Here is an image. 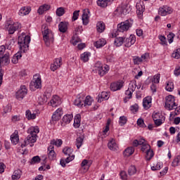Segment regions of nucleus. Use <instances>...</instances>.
Here are the masks:
<instances>
[{
    "mask_svg": "<svg viewBox=\"0 0 180 180\" xmlns=\"http://www.w3.org/2000/svg\"><path fill=\"white\" fill-rule=\"evenodd\" d=\"M96 27L97 32H98V33H102L105 30V23H103L102 21H100L97 23Z\"/></svg>",
    "mask_w": 180,
    "mask_h": 180,
    "instance_id": "nucleus-38",
    "label": "nucleus"
},
{
    "mask_svg": "<svg viewBox=\"0 0 180 180\" xmlns=\"http://www.w3.org/2000/svg\"><path fill=\"white\" fill-rule=\"evenodd\" d=\"M111 1L112 0H98L97 1V4L101 8H106V6L110 4Z\"/></svg>",
    "mask_w": 180,
    "mask_h": 180,
    "instance_id": "nucleus-34",
    "label": "nucleus"
},
{
    "mask_svg": "<svg viewBox=\"0 0 180 180\" xmlns=\"http://www.w3.org/2000/svg\"><path fill=\"white\" fill-rule=\"evenodd\" d=\"M89 57H91V53L84 52L81 55L80 58L82 61H84V63H86V61L89 60Z\"/></svg>",
    "mask_w": 180,
    "mask_h": 180,
    "instance_id": "nucleus-40",
    "label": "nucleus"
},
{
    "mask_svg": "<svg viewBox=\"0 0 180 180\" xmlns=\"http://www.w3.org/2000/svg\"><path fill=\"white\" fill-rule=\"evenodd\" d=\"M89 13H90L89 9L88 8L84 9L83 11L82 19L83 25H84L85 26H86V25L89 23V16L88 15Z\"/></svg>",
    "mask_w": 180,
    "mask_h": 180,
    "instance_id": "nucleus-18",
    "label": "nucleus"
},
{
    "mask_svg": "<svg viewBox=\"0 0 180 180\" xmlns=\"http://www.w3.org/2000/svg\"><path fill=\"white\" fill-rule=\"evenodd\" d=\"M72 115H66L63 117V123H65L66 124H68L71 123V121L72 120Z\"/></svg>",
    "mask_w": 180,
    "mask_h": 180,
    "instance_id": "nucleus-43",
    "label": "nucleus"
},
{
    "mask_svg": "<svg viewBox=\"0 0 180 180\" xmlns=\"http://www.w3.org/2000/svg\"><path fill=\"white\" fill-rule=\"evenodd\" d=\"M171 13H172V8L168 6H163L159 9V15L161 16H167Z\"/></svg>",
    "mask_w": 180,
    "mask_h": 180,
    "instance_id": "nucleus-14",
    "label": "nucleus"
},
{
    "mask_svg": "<svg viewBox=\"0 0 180 180\" xmlns=\"http://www.w3.org/2000/svg\"><path fill=\"white\" fill-rule=\"evenodd\" d=\"M179 161H180V156L178 155L176 156L174 160L172 162V166L173 167H178V164H179Z\"/></svg>",
    "mask_w": 180,
    "mask_h": 180,
    "instance_id": "nucleus-62",
    "label": "nucleus"
},
{
    "mask_svg": "<svg viewBox=\"0 0 180 180\" xmlns=\"http://www.w3.org/2000/svg\"><path fill=\"white\" fill-rule=\"evenodd\" d=\"M59 105H61V98L57 95L53 96L51 100V106L52 108H57Z\"/></svg>",
    "mask_w": 180,
    "mask_h": 180,
    "instance_id": "nucleus-16",
    "label": "nucleus"
},
{
    "mask_svg": "<svg viewBox=\"0 0 180 180\" xmlns=\"http://www.w3.org/2000/svg\"><path fill=\"white\" fill-rule=\"evenodd\" d=\"M144 12V8L140 4H136V13L139 16H141V14Z\"/></svg>",
    "mask_w": 180,
    "mask_h": 180,
    "instance_id": "nucleus-48",
    "label": "nucleus"
},
{
    "mask_svg": "<svg viewBox=\"0 0 180 180\" xmlns=\"http://www.w3.org/2000/svg\"><path fill=\"white\" fill-rule=\"evenodd\" d=\"M129 13H130V8H128L127 6L124 5L118 6L114 12L115 15H117V16L129 15Z\"/></svg>",
    "mask_w": 180,
    "mask_h": 180,
    "instance_id": "nucleus-10",
    "label": "nucleus"
},
{
    "mask_svg": "<svg viewBox=\"0 0 180 180\" xmlns=\"http://www.w3.org/2000/svg\"><path fill=\"white\" fill-rule=\"evenodd\" d=\"M134 153V147H129L124 151V155L125 157H130Z\"/></svg>",
    "mask_w": 180,
    "mask_h": 180,
    "instance_id": "nucleus-37",
    "label": "nucleus"
},
{
    "mask_svg": "<svg viewBox=\"0 0 180 180\" xmlns=\"http://www.w3.org/2000/svg\"><path fill=\"white\" fill-rule=\"evenodd\" d=\"M48 157L49 160H56V152L54 151V146L53 145L48 147Z\"/></svg>",
    "mask_w": 180,
    "mask_h": 180,
    "instance_id": "nucleus-21",
    "label": "nucleus"
},
{
    "mask_svg": "<svg viewBox=\"0 0 180 180\" xmlns=\"http://www.w3.org/2000/svg\"><path fill=\"white\" fill-rule=\"evenodd\" d=\"M165 101V108L166 109H168V110H172V109H175V108L178 106L175 103V98L172 95L166 96Z\"/></svg>",
    "mask_w": 180,
    "mask_h": 180,
    "instance_id": "nucleus-9",
    "label": "nucleus"
},
{
    "mask_svg": "<svg viewBox=\"0 0 180 180\" xmlns=\"http://www.w3.org/2000/svg\"><path fill=\"white\" fill-rule=\"evenodd\" d=\"M30 11H32V8L29 6H24L20 8L19 11L18 15L19 16H26V15H29L30 13Z\"/></svg>",
    "mask_w": 180,
    "mask_h": 180,
    "instance_id": "nucleus-22",
    "label": "nucleus"
},
{
    "mask_svg": "<svg viewBox=\"0 0 180 180\" xmlns=\"http://www.w3.org/2000/svg\"><path fill=\"white\" fill-rule=\"evenodd\" d=\"M25 115L28 120H33L36 119V113H32L30 110H27Z\"/></svg>",
    "mask_w": 180,
    "mask_h": 180,
    "instance_id": "nucleus-44",
    "label": "nucleus"
},
{
    "mask_svg": "<svg viewBox=\"0 0 180 180\" xmlns=\"http://www.w3.org/2000/svg\"><path fill=\"white\" fill-rule=\"evenodd\" d=\"M133 25V20H127L120 24L117 26V32H113L111 34V37H117V32L123 33V32H127L130 27Z\"/></svg>",
    "mask_w": 180,
    "mask_h": 180,
    "instance_id": "nucleus-4",
    "label": "nucleus"
},
{
    "mask_svg": "<svg viewBox=\"0 0 180 180\" xmlns=\"http://www.w3.org/2000/svg\"><path fill=\"white\" fill-rule=\"evenodd\" d=\"M152 117H153V120H157L158 119H163V120H165V117L163 116L162 114L160 112L153 113Z\"/></svg>",
    "mask_w": 180,
    "mask_h": 180,
    "instance_id": "nucleus-47",
    "label": "nucleus"
},
{
    "mask_svg": "<svg viewBox=\"0 0 180 180\" xmlns=\"http://www.w3.org/2000/svg\"><path fill=\"white\" fill-rule=\"evenodd\" d=\"M115 46L120 47L123 43H124V37H117L114 41Z\"/></svg>",
    "mask_w": 180,
    "mask_h": 180,
    "instance_id": "nucleus-41",
    "label": "nucleus"
},
{
    "mask_svg": "<svg viewBox=\"0 0 180 180\" xmlns=\"http://www.w3.org/2000/svg\"><path fill=\"white\" fill-rule=\"evenodd\" d=\"M27 95V89L26 86H21L20 89L16 92L15 97L18 101H22Z\"/></svg>",
    "mask_w": 180,
    "mask_h": 180,
    "instance_id": "nucleus-12",
    "label": "nucleus"
},
{
    "mask_svg": "<svg viewBox=\"0 0 180 180\" xmlns=\"http://www.w3.org/2000/svg\"><path fill=\"white\" fill-rule=\"evenodd\" d=\"M130 109H131V112H132V113H136V112H139V105L134 104L131 106Z\"/></svg>",
    "mask_w": 180,
    "mask_h": 180,
    "instance_id": "nucleus-63",
    "label": "nucleus"
},
{
    "mask_svg": "<svg viewBox=\"0 0 180 180\" xmlns=\"http://www.w3.org/2000/svg\"><path fill=\"white\" fill-rule=\"evenodd\" d=\"M50 8H51L50 5L44 4L39 8L38 13L39 15H43L44 13V12H46V11H49V9H50Z\"/></svg>",
    "mask_w": 180,
    "mask_h": 180,
    "instance_id": "nucleus-31",
    "label": "nucleus"
},
{
    "mask_svg": "<svg viewBox=\"0 0 180 180\" xmlns=\"http://www.w3.org/2000/svg\"><path fill=\"white\" fill-rule=\"evenodd\" d=\"M22 52L20 51L13 56L11 58V63L13 64H18V63H19V60L22 58Z\"/></svg>",
    "mask_w": 180,
    "mask_h": 180,
    "instance_id": "nucleus-25",
    "label": "nucleus"
},
{
    "mask_svg": "<svg viewBox=\"0 0 180 180\" xmlns=\"http://www.w3.org/2000/svg\"><path fill=\"white\" fill-rule=\"evenodd\" d=\"M39 131V127H31L28 129L27 133L29 135L24 140V143L21 144L22 148L26 147V146H29V144H30V147H33V143L37 141V134Z\"/></svg>",
    "mask_w": 180,
    "mask_h": 180,
    "instance_id": "nucleus-1",
    "label": "nucleus"
},
{
    "mask_svg": "<svg viewBox=\"0 0 180 180\" xmlns=\"http://www.w3.org/2000/svg\"><path fill=\"white\" fill-rule=\"evenodd\" d=\"M84 99H85V96L84 94H79L77 99L75 100L74 104L79 108H82L84 106Z\"/></svg>",
    "mask_w": 180,
    "mask_h": 180,
    "instance_id": "nucleus-17",
    "label": "nucleus"
},
{
    "mask_svg": "<svg viewBox=\"0 0 180 180\" xmlns=\"http://www.w3.org/2000/svg\"><path fill=\"white\" fill-rule=\"evenodd\" d=\"M42 34H43L44 41L46 46L49 47V46H50V44L54 41V34H53V32H51V30H49V27L47 25H43Z\"/></svg>",
    "mask_w": 180,
    "mask_h": 180,
    "instance_id": "nucleus-3",
    "label": "nucleus"
},
{
    "mask_svg": "<svg viewBox=\"0 0 180 180\" xmlns=\"http://www.w3.org/2000/svg\"><path fill=\"white\" fill-rule=\"evenodd\" d=\"M65 13V10L63 7L58 8L56 10L57 16H63Z\"/></svg>",
    "mask_w": 180,
    "mask_h": 180,
    "instance_id": "nucleus-56",
    "label": "nucleus"
},
{
    "mask_svg": "<svg viewBox=\"0 0 180 180\" xmlns=\"http://www.w3.org/2000/svg\"><path fill=\"white\" fill-rule=\"evenodd\" d=\"M133 61L135 65H139V64H141V63H143V60H141V57H139V56H134Z\"/></svg>",
    "mask_w": 180,
    "mask_h": 180,
    "instance_id": "nucleus-54",
    "label": "nucleus"
},
{
    "mask_svg": "<svg viewBox=\"0 0 180 180\" xmlns=\"http://www.w3.org/2000/svg\"><path fill=\"white\" fill-rule=\"evenodd\" d=\"M150 149H151V146H150V145H148V143H147V142L143 145L141 148V152L142 153H147V151H148Z\"/></svg>",
    "mask_w": 180,
    "mask_h": 180,
    "instance_id": "nucleus-55",
    "label": "nucleus"
},
{
    "mask_svg": "<svg viewBox=\"0 0 180 180\" xmlns=\"http://www.w3.org/2000/svg\"><path fill=\"white\" fill-rule=\"evenodd\" d=\"M165 89L169 92H172V91H174V83L172 82H168L165 86Z\"/></svg>",
    "mask_w": 180,
    "mask_h": 180,
    "instance_id": "nucleus-50",
    "label": "nucleus"
},
{
    "mask_svg": "<svg viewBox=\"0 0 180 180\" xmlns=\"http://www.w3.org/2000/svg\"><path fill=\"white\" fill-rule=\"evenodd\" d=\"M81 167H82V169H83V172H87L88 169H89V167H91V165L88 163L87 160H84L82 162Z\"/></svg>",
    "mask_w": 180,
    "mask_h": 180,
    "instance_id": "nucleus-32",
    "label": "nucleus"
},
{
    "mask_svg": "<svg viewBox=\"0 0 180 180\" xmlns=\"http://www.w3.org/2000/svg\"><path fill=\"white\" fill-rule=\"evenodd\" d=\"M30 43V36L22 33L18 37V45L20 51L26 53L29 50V44Z\"/></svg>",
    "mask_w": 180,
    "mask_h": 180,
    "instance_id": "nucleus-2",
    "label": "nucleus"
},
{
    "mask_svg": "<svg viewBox=\"0 0 180 180\" xmlns=\"http://www.w3.org/2000/svg\"><path fill=\"white\" fill-rule=\"evenodd\" d=\"M21 176H22V171H20V169H17L14 171L11 178L13 180H18V179H20Z\"/></svg>",
    "mask_w": 180,
    "mask_h": 180,
    "instance_id": "nucleus-35",
    "label": "nucleus"
},
{
    "mask_svg": "<svg viewBox=\"0 0 180 180\" xmlns=\"http://www.w3.org/2000/svg\"><path fill=\"white\" fill-rule=\"evenodd\" d=\"M109 92L102 91L101 94L98 95V102H102L103 101H108L109 99Z\"/></svg>",
    "mask_w": 180,
    "mask_h": 180,
    "instance_id": "nucleus-23",
    "label": "nucleus"
},
{
    "mask_svg": "<svg viewBox=\"0 0 180 180\" xmlns=\"http://www.w3.org/2000/svg\"><path fill=\"white\" fill-rule=\"evenodd\" d=\"M63 153L65 154V155L69 156L65 160H60V165L62 167H65V162L66 164H68V162H71V161H72V160L75 158V155H72V153H74V150L68 147H65V148H63Z\"/></svg>",
    "mask_w": 180,
    "mask_h": 180,
    "instance_id": "nucleus-6",
    "label": "nucleus"
},
{
    "mask_svg": "<svg viewBox=\"0 0 180 180\" xmlns=\"http://www.w3.org/2000/svg\"><path fill=\"white\" fill-rule=\"evenodd\" d=\"M146 153V161L151 160V158L154 157V152L153 151V150L150 149L147 150Z\"/></svg>",
    "mask_w": 180,
    "mask_h": 180,
    "instance_id": "nucleus-45",
    "label": "nucleus"
},
{
    "mask_svg": "<svg viewBox=\"0 0 180 180\" xmlns=\"http://www.w3.org/2000/svg\"><path fill=\"white\" fill-rule=\"evenodd\" d=\"M137 172V169L136 168V166H130L128 169V174L130 176L131 175H134Z\"/></svg>",
    "mask_w": 180,
    "mask_h": 180,
    "instance_id": "nucleus-49",
    "label": "nucleus"
},
{
    "mask_svg": "<svg viewBox=\"0 0 180 180\" xmlns=\"http://www.w3.org/2000/svg\"><path fill=\"white\" fill-rule=\"evenodd\" d=\"M59 31L61 32V33H65L67 30H68V22H61L59 25Z\"/></svg>",
    "mask_w": 180,
    "mask_h": 180,
    "instance_id": "nucleus-30",
    "label": "nucleus"
},
{
    "mask_svg": "<svg viewBox=\"0 0 180 180\" xmlns=\"http://www.w3.org/2000/svg\"><path fill=\"white\" fill-rule=\"evenodd\" d=\"M11 110H12V107H11V105H6L4 108V112H2V116H4V117H6L7 113H10V112Z\"/></svg>",
    "mask_w": 180,
    "mask_h": 180,
    "instance_id": "nucleus-51",
    "label": "nucleus"
},
{
    "mask_svg": "<svg viewBox=\"0 0 180 180\" xmlns=\"http://www.w3.org/2000/svg\"><path fill=\"white\" fill-rule=\"evenodd\" d=\"M15 45V38H13L12 36L8 35L6 42V46L7 50H11L12 47Z\"/></svg>",
    "mask_w": 180,
    "mask_h": 180,
    "instance_id": "nucleus-19",
    "label": "nucleus"
},
{
    "mask_svg": "<svg viewBox=\"0 0 180 180\" xmlns=\"http://www.w3.org/2000/svg\"><path fill=\"white\" fill-rule=\"evenodd\" d=\"M106 44V40L104 39H98L97 41L94 42V46L96 49H101V47H103Z\"/></svg>",
    "mask_w": 180,
    "mask_h": 180,
    "instance_id": "nucleus-33",
    "label": "nucleus"
},
{
    "mask_svg": "<svg viewBox=\"0 0 180 180\" xmlns=\"http://www.w3.org/2000/svg\"><path fill=\"white\" fill-rule=\"evenodd\" d=\"M63 65V59L61 58H58L54 60L53 63L51 64V70L52 71H56L58 70L60 67Z\"/></svg>",
    "mask_w": 180,
    "mask_h": 180,
    "instance_id": "nucleus-15",
    "label": "nucleus"
},
{
    "mask_svg": "<svg viewBox=\"0 0 180 180\" xmlns=\"http://www.w3.org/2000/svg\"><path fill=\"white\" fill-rule=\"evenodd\" d=\"M137 88V82L136 80H131L129 84L128 89L131 91H135Z\"/></svg>",
    "mask_w": 180,
    "mask_h": 180,
    "instance_id": "nucleus-42",
    "label": "nucleus"
},
{
    "mask_svg": "<svg viewBox=\"0 0 180 180\" xmlns=\"http://www.w3.org/2000/svg\"><path fill=\"white\" fill-rule=\"evenodd\" d=\"M63 116V108H58L52 115V120L55 122L60 120Z\"/></svg>",
    "mask_w": 180,
    "mask_h": 180,
    "instance_id": "nucleus-20",
    "label": "nucleus"
},
{
    "mask_svg": "<svg viewBox=\"0 0 180 180\" xmlns=\"http://www.w3.org/2000/svg\"><path fill=\"white\" fill-rule=\"evenodd\" d=\"M22 25L19 22H14L12 20H8L6 22L5 29L8 32V36L13 34L16 30H19Z\"/></svg>",
    "mask_w": 180,
    "mask_h": 180,
    "instance_id": "nucleus-5",
    "label": "nucleus"
},
{
    "mask_svg": "<svg viewBox=\"0 0 180 180\" xmlns=\"http://www.w3.org/2000/svg\"><path fill=\"white\" fill-rule=\"evenodd\" d=\"M172 57H173V58H180V48L176 49L172 55Z\"/></svg>",
    "mask_w": 180,
    "mask_h": 180,
    "instance_id": "nucleus-60",
    "label": "nucleus"
},
{
    "mask_svg": "<svg viewBox=\"0 0 180 180\" xmlns=\"http://www.w3.org/2000/svg\"><path fill=\"white\" fill-rule=\"evenodd\" d=\"M93 101L94 100L91 96H87L86 98L83 100V105L84 106H91V105H92Z\"/></svg>",
    "mask_w": 180,
    "mask_h": 180,
    "instance_id": "nucleus-36",
    "label": "nucleus"
},
{
    "mask_svg": "<svg viewBox=\"0 0 180 180\" xmlns=\"http://www.w3.org/2000/svg\"><path fill=\"white\" fill-rule=\"evenodd\" d=\"M84 143V137L83 136H79L76 139V146L77 148L79 149L81 148V146H82V143Z\"/></svg>",
    "mask_w": 180,
    "mask_h": 180,
    "instance_id": "nucleus-46",
    "label": "nucleus"
},
{
    "mask_svg": "<svg viewBox=\"0 0 180 180\" xmlns=\"http://www.w3.org/2000/svg\"><path fill=\"white\" fill-rule=\"evenodd\" d=\"M137 124L139 126V127H147L146 124H144V120L141 118L138 119Z\"/></svg>",
    "mask_w": 180,
    "mask_h": 180,
    "instance_id": "nucleus-61",
    "label": "nucleus"
},
{
    "mask_svg": "<svg viewBox=\"0 0 180 180\" xmlns=\"http://www.w3.org/2000/svg\"><path fill=\"white\" fill-rule=\"evenodd\" d=\"M162 168V163H158L155 166L151 167L152 171H158V169H161Z\"/></svg>",
    "mask_w": 180,
    "mask_h": 180,
    "instance_id": "nucleus-64",
    "label": "nucleus"
},
{
    "mask_svg": "<svg viewBox=\"0 0 180 180\" xmlns=\"http://www.w3.org/2000/svg\"><path fill=\"white\" fill-rule=\"evenodd\" d=\"M51 146H56V147H61V146H63V140L53 139L52 141H51Z\"/></svg>",
    "mask_w": 180,
    "mask_h": 180,
    "instance_id": "nucleus-39",
    "label": "nucleus"
},
{
    "mask_svg": "<svg viewBox=\"0 0 180 180\" xmlns=\"http://www.w3.org/2000/svg\"><path fill=\"white\" fill-rule=\"evenodd\" d=\"M174 37H175V34L170 32L168 35H167V40L168 42L169 43V44H171V43H172L174 41Z\"/></svg>",
    "mask_w": 180,
    "mask_h": 180,
    "instance_id": "nucleus-59",
    "label": "nucleus"
},
{
    "mask_svg": "<svg viewBox=\"0 0 180 180\" xmlns=\"http://www.w3.org/2000/svg\"><path fill=\"white\" fill-rule=\"evenodd\" d=\"M124 43L125 47H131L136 43V36L130 35L129 37H124Z\"/></svg>",
    "mask_w": 180,
    "mask_h": 180,
    "instance_id": "nucleus-13",
    "label": "nucleus"
},
{
    "mask_svg": "<svg viewBox=\"0 0 180 180\" xmlns=\"http://www.w3.org/2000/svg\"><path fill=\"white\" fill-rule=\"evenodd\" d=\"M144 109H150L151 108V97H146L143 101Z\"/></svg>",
    "mask_w": 180,
    "mask_h": 180,
    "instance_id": "nucleus-26",
    "label": "nucleus"
},
{
    "mask_svg": "<svg viewBox=\"0 0 180 180\" xmlns=\"http://www.w3.org/2000/svg\"><path fill=\"white\" fill-rule=\"evenodd\" d=\"M122 86H123V82H118L112 83L110 84L111 91H113L114 92L115 91H119V89H122Z\"/></svg>",
    "mask_w": 180,
    "mask_h": 180,
    "instance_id": "nucleus-24",
    "label": "nucleus"
},
{
    "mask_svg": "<svg viewBox=\"0 0 180 180\" xmlns=\"http://www.w3.org/2000/svg\"><path fill=\"white\" fill-rule=\"evenodd\" d=\"M40 162V157L39 156H34L33 157L31 160L30 161V163L31 165H33V164H37Z\"/></svg>",
    "mask_w": 180,
    "mask_h": 180,
    "instance_id": "nucleus-57",
    "label": "nucleus"
},
{
    "mask_svg": "<svg viewBox=\"0 0 180 180\" xmlns=\"http://www.w3.org/2000/svg\"><path fill=\"white\" fill-rule=\"evenodd\" d=\"M93 71L94 72L98 73V75H101V77H103L109 71V66L108 65L103 66L100 61H98L95 63Z\"/></svg>",
    "mask_w": 180,
    "mask_h": 180,
    "instance_id": "nucleus-8",
    "label": "nucleus"
},
{
    "mask_svg": "<svg viewBox=\"0 0 180 180\" xmlns=\"http://www.w3.org/2000/svg\"><path fill=\"white\" fill-rule=\"evenodd\" d=\"M141 59L142 60V63H147L148 60H150V53H145L141 55Z\"/></svg>",
    "mask_w": 180,
    "mask_h": 180,
    "instance_id": "nucleus-53",
    "label": "nucleus"
},
{
    "mask_svg": "<svg viewBox=\"0 0 180 180\" xmlns=\"http://www.w3.org/2000/svg\"><path fill=\"white\" fill-rule=\"evenodd\" d=\"M70 41H71L72 44H73V46H77V44L81 43L82 40H81L80 37H79L76 35L72 37V39Z\"/></svg>",
    "mask_w": 180,
    "mask_h": 180,
    "instance_id": "nucleus-52",
    "label": "nucleus"
},
{
    "mask_svg": "<svg viewBox=\"0 0 180 180\" xmlns=\"http://www.w3.org/2000/svg\"><path fill=\"white\" fill-rule=\"evenodd\" d=\"M30 88L31 91L40 89V88H41V79L40 77L34 78L33 80L30 82Z\"/></svg>",
    "mask_w": 180,
    "mask_h": 180,
    "instance_id": "nucleus-11",
    "label": "nucleus"
},
{
    "mask_svg": "<svg viewBox=\"0 0 180 180\" xmlns=\"http://www.w3.org/2000/svg\"><path fill=\"white\" fill-rule=\"evenodd\" d=\"M108 147L112 151H116L117 150V144L116 143V141L115 139H112L108 143Z\"/></svg>",
    "mask_w": 180,
    "mask_h": 180,
    "instance_id": "nucleus-27",
    "label": "nucleus"
},
{
    "mask_svg": "<svg viewBox=\"0 0 180 180\" xmlns=\"http://www.w3.org/2000/svg\"><path fill=\"white\" fill-rule=\"evenodd\" d=\"M126 123H127V117H126L125 116H121L120 117V126H124V124H126Z\"/></svg>",
    "mask_w": 180,
    "mask_h": 180,
    "instance_id": "nucleus-58",
    "label": "nucleus"
},
{
    "mask_svg": "<svg viewBox=\"0 0 180 180\" xmlns=\"http://www.w3.org/2000/svg\"><path fill=\"white\" fill-rule=\"evenodd\" d=\"M73 126L75 129H78L81 126V115L77 114L75 116Z\"/></svg>",
    "mask_w": 180,
    "mask_h": 180,
    "instance_id": "nucleus-28",
    "label": "nucleus"
},
{
    "mask_svg": "<svg viewBox=\"0 0 180 180\" xmlns=\"http://www.w3.org/2000/svg\"><path fill=\"white\" fill-rule=\"evenodd\" d=\"M11 143L16 146L18 143H19V135H18V131H15L11 136Z\"/></svg>",
    "mask_w": 180,
    "mask_h": 180,
    "instance_id": "nucleus-29",
    "label": "nucleus"
},
{
    "mask_svg": "<svg viewBox=\"0 0 180 180\" xmlns=\"http://www.w3.org/2000/svg\"><path fill=\"white\" fill-rule=\"evenodd\" d=\"M9 63H11L9 53L0 56V86L2 85V79H4V70H2L1 65H8Z\"/></svg>",
    "mask_w": 180,
    "mask_h": 180,
    "instance_id": "nucleus-7",
    "label": "nucleus"
}]
</instances>
